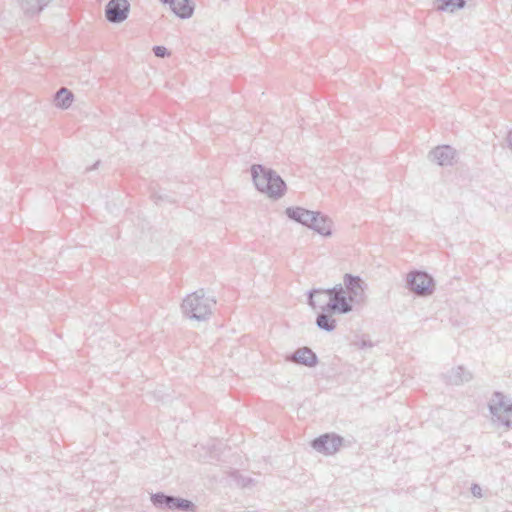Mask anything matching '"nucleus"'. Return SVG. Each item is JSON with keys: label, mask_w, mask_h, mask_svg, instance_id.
Masks as SVG:
<instances>
[{"label": "nucleus", "mask_w": 512, "mask_h": 512, "mask_svg": "<svg viewBox=\"0 0 512 512\" xmlns=\"http://www.w3.org/2000/svg\"><path fill=\"white\" fill-rule=\"evenodd\" d=\"M256 189L270 198H281L286 191L285 181L271 168L261 164H253L250 168Z\"/></svg>", "instance_id": "nucleus-1"}, {"label": "nucleus", "mask_w": 512, "mask_h": 512, "mask_svg": "<svg viewBox=\"0 0 512 512\" xmlns=\"http://www.w3.org/2000/svg\"><path fill=\"white\" fill-rule=\"evenodd\" d=\"M215 301L205 297L204 291L198 290L188 295L182 303L183 313L195 320H205L212 311Z\"/></svg>", "instance_id": "nucleus-2"}, {"label": "nucleus", "mask_w": 512, "mask_h": 512, "mask_svg": "<svg viewBox=\"0 0 512 512\" xmlns=\"http://www.w3.org/2000/svg\"><path fill=\"white\" fill-rule=\"evenodd\" d=\"M489 409L494 418L506 428L512 426V399L501 392H494L489 402Z\"/></svg>", "instance_id": "nucleus-3"}, {"label": "nucleus", "mask_w": 512, "mask_h": 512, "mask_svg": "<svg viewBox=\"0 0 512 512\" xmlns=\"http://www.w3.org/2000/svg\"><path fill=\"white\" fill-rule=\"evenodd\" d=\"M408 289L418 296H429L435 289L434 279L424 271L414 270L407 274Z\"/></svg>", "instance_id": "nucleus-4"}, {"label": "nucleus", "mask_w": 512, "mask_h": 512, "mask_svg": "<svg viewBox=\"0 0 512 512\" xmlns=\"http://www.w3.org/2000/svg\"><path fill=\"white\" fill-rule=\"evenodd\" d=\"M343 444V438L334 433H326L315 438L311 442L314 450L325 455H333L339 451Z\"/></svg>", "instance_id": "nucleus-5"}, {"label": "nucleus", "mask_w": 512, "mask_h": 512, "mask_svg": "<svg viewBox=\"0 0 512 512\" xmlns=\"http://www.w3.org/2000/svg\"><path fill=\"white\" fill-rule=\"evenodd\" d=\"M129 11L127 0H110L105 7V16L110 23H122L127 19Z\"/></svg>", "instance_id": "nucleus-6"}, {"label": "nucleus", "mask_w": 512, "mask_h": 512, "mask_svg": "<svg viewBox=\"0 0 512 512\" xmlns=\"http://www.w3.org/2000/svg\"><path fill=\"white\" fill-rule=\"evenodd\" d=\"M344 286L350 302L360 304L365 300L364 282L359 276L344 275Z\"/></svg>", "instance_id": "nucleus-7"}, {"label": "nucleus", "mask_w": 512, "mask_h": 512, "mask_svg": "<svg viewBox=\"0 0 512 512\" xmlns=\"http://www.w3.org/2000/svg\"><path fill=\"white\" fill-rule=\"evenodd\" d=\"M285 360L307 367H315L318 364L317 355L309 347L298 348L292 354L287 355Z\"/></svg>", "instance_id": "nucleus-8"}, {"label": "nucleus", "mask_w": 512, "mask_h": 512, "mask_svg": "<svg viewBox=\"0 0 512 512\" xmlns=\"http://www.w3.org/2000/svg\"><path fill=\"white\" fill-rule=\"evenodd\" d=\"M353 302H350L348 296L336 295L329 298V301L321 306L324 312H334L339 314H347L353 310Z\"/></svg>", "instance_id": "nucleus-9"}, {"label": "nucleus", "mask_w": 512, "mask_h": 512, "mask_svg": "<svg viewBox=\"0 0 512 512\" xmlns=\"http://www.w3.org/2000/svg\"><path fill=\"white\" fill-rule=\"evenodd\" d=\"M455 156L456 150L449 145L438 146L429 153V158L440 166L452 165Z\"/></svg>", "instance_id": "nucleus-10"}, {"label": "nucleus", "mask_w": 512, "mask_h": 512, "mask_svg": "<svg viewBox=\"0 0 512 512\" xmlns=\"http://www.w3.org/2000/svg\"><path fill=\"white\" fill-rule=\"evenodd\" d=\"M317 212L310 211L302 207H288L285 211L287 217L297 223L309 228L312 220H315Z\"/></svg>", "instance_id": "nucleus-11"}, {"label": "nucleus", "mask_w": 512, "mask_h": 512, "mask_svg": "<svg viewBox=\"0 0 512 512\" xmlns=\"http://www.w3.org/2000/svg\"><path fill=\"white\" fill-rule=\"evenodd\" d=\"M165 4H169L171 10L180 18L187 19L193 14L194 7L190 0H161Z\"/></svg>", "instance_id": "nucleus-12"}, {"label": "nucleus", "mask_w": 512, "mask_h": 512, "mask_svg": "<svg viewBox=\"0 0 512 512\" xmlns=\"http://www.w3.org/2000/svg\"><path fill=\"white\" fill-rule=\"evenodd\" d=\"M328 295L329 298L330 297H333V296H336V295H345L347 294L346 293V289H345V286L344 284H337L335 285L334 287L332 288H329V289H326V290H322V289H314V290H311L308 294V303L310 306H312L313 308H315V299L314 297L317 296L318 297V302H323V300L320 298L321 296L323 295Z\"/></svg>", "instance_id": "nucleus-13"}, {"label": "nucleus", "mask_w": 512, "mask_h": 512, "mask_svg": "<svg viewBox=\"0 0 512 512\" xmlns=\"http://www.w3.org/2000/svg\"><path fill=\"white\" fill-rule=\"evenodd\" d=\"M332 221L321 212L315 214V220H312L309 228L323 236L331 235Z\"/></svg>", "instance_id": "nucleus-14"}, {"label": "nucleus", "mask_w": 512, "mask_h": 512, "mask_svg": "<svg viewBox=\"0 0 512 512\" xmlns=\"http://www.w3.org/2000/svg\"><path fill=\"white\" fill-rule=\"evenodd\" d=\"M446 381L452 385H461L471 380L472 375L466 371L462 366L452 368L445 375Z\"/></svg>", "instance_id": "nucleus-15"}, {"label": "nucleus", "mask_w": 512, "mask_h": 512, "mask_svg": "<svg viewBox=\"0 0 512 512\" xmlns=\"http://www.w3.org/2000/svg\"><path fill=\"white\" fill-rule=\"evenodd\" d=\"M51 0H18L19 5L26 15H36L40 13Z\"/></svg>", "instance_id": "nucleus-16"}, {"label": "nucleus", "mask_w": 512, "mask_h": 512, "mask_svg": "<svg viewBox=\"0 0 512 512\" xmlns=\"http://www.w3.org/2000/svg\"><path fill=\"white\" fill-rule=\"evenodd\" d=\"M150 500L156 508L171 510L173 496L157 492L151 495Z\"/></svg>", "instance_id": "nucleus-17"}, {"label": "nucleus", "mask_w": 512, "mask_h": 512, "mask_svg": "<svg viewBox=\"0 0 512 512\" xmlns=\"http://www.w3.org/2000/svg\"><path fill=\"white\" fill-rule=\"evenodd\" d=\"M331 312H324L318 314L316 318V325L319 329L332 332L336 328V320L329 315Z\"/></svg>", "instance_id": "nucleus-18"}, {"label": "nucleus", "mask_w": 512, "mask_h": 512, "mask_svg": "<svg viewBox=\"0 0 512 512\" xmlns=\"http://www.w3.org/2000/svg\"><path fill=\"white\" fill-rule=\"evenodd\" d=\"M74 95L65 87H62L55 94L56 105L60 108L67 109L72 104Z\"/></svg>", "instance_id": "nucleus-19"}, {"label": "nucleus", "mask_w": 512, "mask_h": 512, "mask_svg": "<svg viewBox=\"0 0 512 512\" xmlns=\"http://www.w3.org/2000/svg\"><path fill=\"white\" fill-rule=\"evenodd\" d=\"M197 509L196 505L188 500L181 497L173 496L171 510H180L183 512H195Z\"/></svg>", "instance_id": "nucleus-20"}, {"label": "nucleus", "mask_w": 512, "mask_h": 512, "mask_svg": "<svg viewBox=\"0 0 512 512\" xmlns=\"http://www.w3.org/2000/svg\"><path fill=\"white\" fill-rule=\"evenodd\" d=\"M438 2L437 9L440 11L454 12L457 9H463L466 5L465 0H436Z\"/></svg>", "instance_id": "nucleus-21"}, {"label": "nucleus", "mask_w": 512, "mask_h": 512, "mask_svg": "<svg viewBox=\"0 0 512 512\" xmlns=\"http://www.w3.org/2000/svg\"><path fill=\"white\" fill-rule=\"evenodd\" d=\"M232 476L235 478L237 483L241 485L242 487H247L250 484H252L253 480L251 478L243 477L238 472H234Z\"/></svg>", "instance_id": "nucleus-22"}, {"label": "nucleus", "mask_w": 512, "mask_h": 512, "mask_svg": "<svg viewBox=\"0 0 512 512\" xmlns=\"http://www.w3.org/2000/svg\"><path fill=\"white\" fill-rule=\"evenodd\" d=\"M153 53L156 57H159V58H164V57L170 55V52L164 46H154Z\"/></svg>", "instance_id": "nucleus-23"}, {"label": "nucleus", "mask_w": 512, "mask_h": 512, "mask_svg": "<svg viewBox=\"0 0 512 512\" xmlns=\"http://www.w3.org/2000/svg\"><path fill=\"white\" fill-rule=\"evenodd\" d=\"M354 346H356L358 349H364L367 347H372V343L370 340L362 338L360 340L353 341L352 343Z\"/></svg>", "instance_id": "nucleus-24"}, {"label": "nucleus", "mask_w": 512, "mask_h": 512, "mask_svg": "<svg viewBox=\"0 0 512 512\" xmlns=\"http://www.w3.org/2000/svg\"><path fill=\"white\" fill-rule=\"evenodd\" d=\"M471 493L476 498H481L483 496L482 488L478 484H472V486H471Z\"/></svg>", "instance_id": "nucleus-25"}, {"label": "nucleus", "mask_w": 512, "mask_h": 512, "mask_svg": "<svg viewBox=\"0 0 512 512\" xmlns=\"http://www.w3.org/2000/svg\"><path fill=\"white\" fill-rule=\"evenodd\" d=\"M506 140H507L509 149L512 151V130L509 131Z\"/></svg>", "instance_id": "nucleus-26"}]
</instances>
